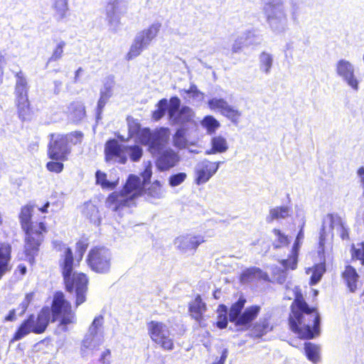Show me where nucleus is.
<instances>
[{"mask_svg": "<svg viewBox=\"0 0 364 364\" xmlns=\"http://www.w3.org/2000/svg\"><path fill=\"white\" fill-rule=\"evenodd\" d=\"M50 320L52 322L58 321V326L63 331L68 330V325L76 323V316L72 309V305L61 291L54 293L50 308L47 306H43L36 315L31 314L21 321L14 333L10 343L19 341L31 333H43Z\"/></svg>", "mask_w": 364, "mask_h": 364, "instance_id": "1", "label": "nucleus"}, {"mask_svg": "<svg viewBox=\"0 0 364 364\" xmlns=\"http://www.w3.org/2000/svg\"><path fill=\"white\" fill-rule=\"evenodd\" d=\"M247 299L244 296L232 303L229 309V321L234 323L240 331H250V336L255 339H262L272 332L277 323L271 314H265L257 321L262 307L258 304L250 305L245 308Z\"/></svg>", "mask_w": 364, "mask_h": 364, "instance_id": "2", "label": "nucleus"}, {"mask_svg": "<svg viewBox=\"0 0 364 364\" xmlns=\"http://www.w3.org/2000/svg\"><path fill=\"white\" fill-rule=\"evenodd\" d=\"M287 321L289 329L301 339L311 340L320 333L321 317L318 307L306 302L299 288L294 290Z\"/></svg>", "mask_w": 364, "mask_h": 364, "instance_id": "3", "label": "nucleus"}, {"mask_svg": "<svg viewBox=\"0 0 364 364\" xmlns=\"http://www.w3.org/2000/svg\"><path fill=\"white\" fill-rule=\"evenodd\" d=\"M58 265L65 291L75 294V306L77 308L86 301L89 277L84 272L75 271L78 264H75L73 250L69 247H63Z\"/></svg>", "mask_w": 364, "mask_h": 364, "instance_id": "4", "label": "nucleus"}, {"mask_svg": "<svg viewBox=\"0 0 364 364\" xmlns=\"http://www.w3.org/2000/svg\"><path fill=\"white\" fill-rule=\"evenodd\" d=\"M33 210V205H25L21 208L18 214L20 225L25 233L23 252L31 264L35 262V258L44 240V234L48 232L46 223L32 220Z\"/></svg>", "mask_w": 364, "mask_h": 364, "instance_id": "5", "label": "nucleus"}, {"mask_svg": "<svg viewBox=\"0 0 364 364\" xmlns=\"http://www.w3.org/2000/svg\"><path fill=\"white\" fill-rule=\"evenodd\" d=\"M130 136L138 135L139 142L148 146V150L153 154L160 153L169 140V135L166 129H160L151 132L149 128L141 129L140 124L133 122L129 124Z\"/></svg>", "mask_w": 364, "mask_h": 364, "instance_id": "6", "label": "nucleus"}, {"mask_svg": "<svg viewBox=\"0 0 364 364\" xmlns=\"http://www.w3.org/2000/svg\"><path fill=\"white\" fill-rule=\"evenodd\" d=\"M148 335L156 346L163 351L171 352L175 348V341L168 326L162 321L147 323Z\"/></svg>", "mask_w": 364, "mask_h": 364, "instance_id": "7", "label": "nucleus"}, {"mask_svg": "<svg viewBox=\"0 0 364 364\" xmlns=\"http://www.w3.org/2000/svg\"><path fill=\"white\" fill-rule=\"evenodd\" d=\"M111 253L101 246L92 247L87 256L86 262L92 271L97 274H106L111 268Z\"/></svg>", "mask_w": 364, "mask_h": 364, "instance_id": "8", "label": "nucleus"}, {"mask_svg": "<svg viewBox=\"0 0 364 364\" xmlns=\"http://www.w3.org/2000/svg\"><path fill=\"white\" fill-rule=\"evenodd\" d=\"M50 141L48 144L47 155L49 159L55 161H65L71 153L68 144V136L63 134H49Z\"/></svg>", "mask_w": 364, "mask_h": 364, "instance_id": "9", "label": "nucleus"}, {"mask_svg": "<svg viewBox=\"0 0 364 364\" xmlns=\"http://www.w3.org/2000/svg\"><path fill=\"white\" fill-rule=\"evenodd\" d=\"M208 106L211 110L220 112L234 124H237L239 122L241 112L230 106L225 99L211 98L208 101Z\"/></svg>", "mask_w": 364, "mask_h": 364, "instance_id": "10", "label": "nucleus"}, {"mask_svg": "<svg viewBox=\"0 0 364 364\" xmlns=\"http://www.w3.org/2000/svg\"><path fill=\"white\" fill-rule=\"evenodd\" d=\"M105 160L106 162L115 161L124 164L127 162L126 146L115 139L107 140L105 144Z\"/></svg>", "mask_w": 364, "mask_h": 364, "instance_id": "11", "label": "nucleus"}, {"mask_svg": "<svg viewBox=\"0 0 364 364\" xmlns=\"http://www.w3.org/2000/svg\"><path fill=\"white\" fill-rule=\"evenodd\" d=\"M205 241L203 235L186 234L178 237L175 240V244L180 252L194 254L198 246L205 242Z\"/></svg>", "mask_w": 364, "mask_h": 364, "instance_id": "12", "label": "nucleus"}, {"mask_svg": "<svg viewBox=\"0 0 364 364\" xmlns=\"http://www.w3.org/2000/svg\"><path fill=\"white\" fill-rule=\"evenodd\" d=\"M124 195L133 202L136 198L142 196L144 194V184L141 183L139 176L130 174L126 183L120 190Z\"/></svg>", "mask_w": 364, "mask_h": 364, "instance_id": "13", "label": "nucleus"}, {"mask_svg": "<svg viewBox=\"0 0 364 364\" xmlns=\"http://www.w3.org/2000/svg\"><path fill=\"white\" fill-rule=\"evenodd\" d=\"M16 76L17 77V80L14 90L15 105L16 109L18 110L27 104L30 103L28 96L29 87L26 79L21 75L20 73H17Z\"/></svg>", "mask_w": 364, "mask_h": 364, "instance_id": "14", "label": "nucleus"}, {"mask_svg": "<svg viewBox=\"0 0 364 364\" xmlns=\"http://www.w3.org/2000/svg\"><path fill=\"white\" fill-rule=\"evenodd\" d=\"M132 203L121 191L112 192L105 200L106 207L115 213H120L125 208L129 207Z\"/></svg>", "mask_w": 364, "mask_h": 364, "instance_id": "15", "label": "nucleus"}, {"mask_svg": "<svg viewBox=\"0 0 364 364\" xmlns=\"http://www.w3.org/2000/svg\"><path fill=\"white\" fill-rule=\"evenodd\" d=\"M341 277L350 293H355L360 287V275L356 269L351 264H346L341 273Z\"/></svg>", "mask_w": 364, "mask_h": 364, "instance_id": "16", "label": "nucleus"}, {"mask_svg": "<svg viewBox=\"0 0 364 364\" xmlns=\"http://www.w3.org/2000/svg\"><path fill=\"white\" fill-rule=\"evenodd\" d=\"M336 70L339 75L343 77L353 90L358 89V81L354 75V70L351 64L345 60H341L338 62Z\"/></svg>", "mask_w": 364, "mask_h": 364, "instance_id": "17", "label": "nucleus"}, {"mask_svg": "<svg viewBox=\"0 0 364 364\" xmlns=\"http://www.w3.org/2000/svg\"><path fill=\"white\" fill-rule=\"evenodd\" d=\"M219 162L204 161L202 166L196 170L195 183L200 185L206 183L217 171Z\"/></svg>", "mask_w": 364, "mask_h": 364, "instance_id": "18", "label": "nucleus"}, {"mask_svg": "<svg viewBox=\"0 0 364 364\" xmlns=\"http://www.w3.org/2000/svg\"><path fill=\"white\" fill-rule=\"evenodd\" d=\"M190 316L198 323L204 320V314L207 311V305L203 301L200 294H196L194 299L188 303Z\"/></svg>", "mask_w": 364, "mask_h": 364, "instance_id": "19", "label": "nucleus"}, {"mask_svg": "<svg viewBox=\"0 0 364 364\" xmlns=\"http://www.w3.org/2000/svg\"><path fill=\"white\" fill-rule=\"evenodd\" d=\"M66 114L73 123H80L86 117V109L83 102L79 100L71 102L68 106Z\"/></svg>", "mask_w": 364, "mask_h": 364, "instance_id": "20", "label": "nucleus"}, {"mask_svg": "<svg viewBox=\"0 0 364 364\" xmlns=\"http://www.w3.org/2000/svg\"><path fill=\"white\" fill-rule=\"evenodd\" d=\"M179 161V156L171 149L165 150L157 159V166L161 171H167Z\"/></svg>", "mask_w": 364, "mask_h": 364, "instance_id": "21", "label": "nucleus"}, {"mask_svg": "<svg viewBox=\"0 0 364 364\" xmlns=\"http://www.w3.org/2000/svg\"><path fill=\"white\" fill-rule=\"evenodd\" d=\"M11 246L9 243L0 242V280L11 269Z\"/></svg>", "mask_w": 364, "mask_h": 364, "instance_id": "22", "label": "nucleus"}, {"mask_svg": "<svg viewBox=\"0 0 364 364\" xmlns=\"http://www.w3.org/2000/svg\"><path fill=\"white\" fill-rule=\"evenodd\" d=\"M241 282L248 283L257 280H267L268 274L264 272L260 268L252 267L244 269L240 277Z\"/></svg>", "mask_w": 364, "mask_h": 364, "instance_id": "23", "label": "nucleus"}, {"mask_svg": "<svg viewBox=\"0 0 364 364\" xmlns=\"http://www.w3.org/2000/svg\"><path fill=\"white\" fill-rule=\"evenodd\" d=\"M52 9L53 16L58 22L65 20L69 16L68 0H53Z\"/></svg>", "mask_w": 364, "mask_h": 364, "instance_id": "24", "label": "nucleus"}, {"mask_svg": "<svg viewBox=\"0 0 364 364\" xmlns=\"http://www.w3.org/2000/svg\"><path fill=\"white\" fill-rule=\"evenodd\" d=\"M306 272L307 274L311 273L309 282V285H316L326 272V264L325 262L315 264L311 267L306 269Z\"/></svg>", "mask_w": 364, "mask_h": 364, "instance_id": "25", "label": "nucleus"}, {"mask_svg": "<svg viewBox=\"0 0 364 364\" xmlns=\"http://www.w3.org/2000/svg\"><path fill=\"white\" fill-rule=\"evenodd\" d=\"M160 27V23H154L146 29L143 30L136 38L146 46H148L150 42L157 36Z\"/></svg>", "mask_w": 364, "mask_h": 364, "instance_id": "26", "label": "nucleus"}, {"mask_svg": "<svg viewBox=\"0 0 364 364\" xmlns=\"http://www.w3.org/2000/svg\"><path fill=\"white\" fill-rule=\"evenodd\" d=\"M290 208L288 206H277L269 210V214L267 218L268 223L275 220H280L287 218L289 215Z\"/></svg>", "mask_w": 364, "mask_h": 364, "instance_id": "27", "label": "nucleus"}, {"mask_svg": "<svg viewBox=\"0 0 364 364\" xmlns=\"http://www.w3.org/2000/svg\"><path fill=\"white\" fill-rule=\"evenodd\" d=\"M228 149L226 139L221 136L213 137L211 140V149L207 154L223 153Z\"/></svg>", "mask_w": 364, "mask_h": 364, "instance_id": "28", "label": "nucleus"}, {"mask_svg": "<svg viewBox=\"0 0 364 364\" xmlns=\"http://www.w3.org/2000/svg\"><path fill=\"white\" fill-rule=\"evenodd\" d=\"M350 259L359 261L362 266H364V241L352 244L350 248Z\"/></svg>", "mask_w": 364, "mask_h": 364, "instance_id": "29", "label": "nucleus"}, {"mask_svg": "<svg viewBox=\"0 0 364 364\" xmlns=\"http://www.w3.org/2000/svg\"><path fill=\"white\" fill-rule=\"evenodd\" d=\"M216 312L217 321L215 325L220 329H224L227 328L229 320V317L228 318L227 316V306L223 304H220L217 308Z\"/></svg>", "mask_w": 364, "mask_h": 364, "instance_id": "30", "label": "nucleus"}, {"mask_svg": "<svg viewBox=\"0 0 364 364\" xmlns=\"http://www.w3.org/2000/svg\"><path fill=\"white\" fill-rule=\"evenodd\" d=\"M304 351L306 358L316 363L319 360V348L314 343L307 342L304 345Z\"/></svg>", "mask_w": 364, "mask_h": 364, "instance_id": "31", "label": "nucleus"}, {"mask_svg": "<svg viewBox=\"0 0 364 364\" xmlns=\"http://www.w3.org/2000/svg\"><path fill=\"white\" fill-rule=\"evenodd\" d=\"M144 43H142L139 39L137 38H135L134 43L131 46L128 53L126 55V59L127 60H131L134 59V58L137 57L141 54L142 50L146 47Z\"/></svg>", "mask_w": 364, "mask_h": 364, "instance_id": "32", "label": "nucleus"}, {"mask_svg": "<svg viewBox=\"0 0 364 364\" xmlns=\"http://www.w3.org/2000/svg\"><path fill=\"white\" fill-rule=\"evenodd\" d=\"M272 232L276 236L277 239L274 242H273L272 245L274 249H279L284 247L289 246L290 243V240L287 235H284L281 230L277 228H274L272 230Z\"/></svg>", "mask_w": 364, "mask_h": 364, "instance_id": "33", "label": "nucleus"}, {"mask_svg": "<svg viewBox=\"0 0 364 364\" xmlns=\"http://www.w3.org/2000/svg\"><path fill=\"white\" fill-rule=\"evenodd\" d=\"M96 184L100 185L103 189H113L117 183L107 180V173L97 170L95 173Z\"/></svg>", "mask_w": 364, "mask_h": 364, "instance_id": "34", "label": "nucleus"}, {"mask_svg": "<svg viewBox=\"0 0 364 364\" xmlns=\"http://www.w3.org/2000/svg\"><path fill=\"white\" fill-rule=\"evenodd\" d=\"M144 193L150 198H161L163 193L161 182L158 180H155L146 189H144Z\"/></svg>", "mask_w": 364, "mask_h": 364, "instance_id": "35", "label": "nucleus"}, {"mask_svg": "<svg viewBox=\"0 0 364 364\" xmlns=\"http://www.w3.org/2000/svg\"><path fill=\"white\" fill-rule=\"evenodd\" d=\"M284 271L294 270L297 268L298 257L292 254H289L286 259L279 261Z\"/></svg>", "mask_w": 364, "mask_h": 364, "instance_id": "36", "label": "nucleus"}, {"mask_svg": "<svg viewBox=\"0 0 364 364\" xmlns=\"http://www.w3.org/2000/svg\"><path fill=\"white\" fill-rule=\"evenodd\" d=\"M202 125L209 133H213L219 128V122L212 115L205 116L202 120Z\"/></svg>", "mask_w": 364, "mask_h": 364, "instance_id": "37", "label": "nucleus"}, {"mask_svg": "<svg viewBox=\"0 0 364 364\" xmlns=\"http://www.w3.org/2000/svg\"><path fill=\"white\" fill-rule=\"evenodd\" d=\"M167 104V100L165 98H163L158 102L156 105L157 109L151 114V117L154 121H159L164 116Z\"/></svg>", "mask_w": 364, "mask_h": 364, "instance_id": "38", "label": "nucleus"}, {"mask_svg": "<svg viewBox=\"0 0 364 364\" xmlns=\"http://www.w3.org/2000/svg\"><path fill=\"white\" fill-rule=\"evenodd\" d=\"M193 112L191 109L187 106H183L178 114L176 117H174V119L177 122L181 123H186L190 122L192 119Z\"/></svg>", "mask_w": 364, "mask_h": 364, "instance_id": "39", "label": "nucleus"}, {"mask_svg": "<svg viewBox=\"0 0 364 364\" xmlns=\"http://www.w3.org/2000/svg\"><path fill=\"white\" fill-rule=\"evenodd\" d=\"M186 131L184 129H178L173 136V143L176 147L179 149L185 148L187 145V140L185 137Z\"/></svg>", "mask_w": 364, "mask_h": 364, "instance_id": "40", "label": "nucleus"}, {"mask_svg": "<svg viewBox=\"0 0 364 364\" xmlns=\"http://www.w3.org/2000/svg\"><path fill=\"white\" fill-rule=\"evenodd\" d=\"M65 46L66 43L65 41L59 42L53 49L51 55L48 58V63L51 62H55L60 60L63 57V49Z\"/></svg>", "mask_w": 364, "mask_h": 364, "instance_id": "41", "label": "nucleus"}, {"mask_svg": "<svg viewBox=\"0 0 364 364\" xmlns=\"http://www.w3.org/2000/svg\"><path fill=\"white\" fill-rule=\"evenodd\" d=\"M272 65V57L270 54L262 52L260 55V68L261 69L268 73Z\"/></svg>", "mask_w": 364, "mask_h": 364, "instance_id": "42", "label": "nucleus"}, {"mask_svg": "<svg viewBox=\"0 0 364 364\" xmlns=\"http://www.w3.org/2000/svg\"><path fill=\"white\" fill-rule=\"evenodd\" d=\"M170 105L168 108V113L170 118H174L176 112L180 110L181 100L177 96L170 98Z\"/></svg>", "mask_w": 364, "mask_h": 364, "instance_id": "43", "label": "nucleus"}, {"mask_svg": "<svg viewBox=\"0 0 364 364\" xmlns=\"http://www.w3.org/2000/svg\"><path fill=\"white\" fill-rule=\"evenodd\" d=\"M65 135L68 136V144L69 142L73 145L80 144L84 138V134L81 131L71 132Z\"/></svg>", "mask_w": 364, "mask_h": 364, "instance_id": "44", "label": "nucleus"}, {"mask_svg": "<svg viewBox=\"0 0 364 364\" xmlns=\"http://www.w3.org/2000/svg\"><path fill=\"white\" fill-rule=\"evenodd\" d=\"M126 151H129V157L132 161H138L142 156V149L138 145L126 146Z\"/></svg>", "mask_w": 364, "mask_h": 364, "instance_id": "45", "label": "nucleus"}, {"mask_svg": "<svg viewBox=\"0 0 364 364\" xmlns=\"http://www.w3.org/2000/svg\"><path fill=\"white\" fill-rule=\"evenodd\" d=\"M17 114L19 119L23 122L30 120L33 114L31 102L17 110Z\"/></svg>", "mask_w": 364, "mask_h": 364, "instance_id": "46", "label": "nucleus"}, {"mask_svg": "<svg viewBox=\"0 0 364 364\" xmlns=\"http://www.w3.org/2000/svg\"><path fill=\"white\" fill-rule=\"evenodd\" d=\"M88 242L86 239L84 240H80L77 241L75 244V250L76 253L77 254L79 258L77 259V262L76 264H79V262L82 259L83 255L86 252L87 247H88Z\"/></svg>", "mask_w": 364, "mask_h": 364, "instance_id": "47", "label": "nucleus"}, {"mask_svg": "<svg viewBox=\"0 0 364 364\" xmlns=\"http://www.w3.org/2000/svg\"><path fill=\"white\" fill-rule=\"evenodd\" d=\"M46 166L48 171L56 173H61L64 168V165L61 161L53 160L51 161H48Z\"/></svg>", "mask_w": 364, "mask_h": 364, "instance_id": "48", "label": "nucleus"}, {"mask_svg": "<svg viewBox=\"0 0 364 364\" xmlns=\"http://www.w3.org/2000/svg\"><path fill=\"white\" fill-rule=\"evenodd\" d=\"M34 292H29L26 294L25 297L22 302L19 304V308L21 309V315H23L26 313L27 311L29 305L31 304V302L33 300L34 298Z\"/></svg>", "mask_w": 364, "mask_h": 364, "instance_id": "49", "label": "nucleus"}, {"mask_svg": "<svg viewBox=\"0 0 364 364\" xmlns=\"http://www.w3.org/2000/svg\"><path fill=\"white\" fill-rule=\"evenodd\" d=\"M186 174L182 172L171 175L168 179L169 185L172 187L177 186L186 180Z\"/></svg>", "mask_w": 364, "mask_h": 364, "instance_id": "50", "label": "nucleus"}, {"mask_svg": "<svg viewBox=\"0 0 364 364\" xmlns=\"http://www.w3.org/2000/svg\"><path fill=\"white\" fill-rule=\"evenodd\" d=\"M104 318L102 315L96 316L90 327V332L92 336H96L98 333L99 328L102 327Z\"/></svg>", "mask_w": 364, "mask_h": 364, "instance_id": "51", "label": "nucleus"}, {"mask_svg": "<svg viewBox=\"0 0 364 364\" xmlns=\"http://www.w3.org/2000/svg\"><path fill=\"white\" fill-rule=\"evenodd\" d=\"M111 97L110 92L108 91H104L101 92L100 97L97 102V107L99 109H102L105 104L107 103L108 99Z\"/></svg>", "mask_w": 364, "mask_h": 364, "instance_id": "52", "label": "nucleus"}, {"mask_svg": "<svg viewBox=\"0 0 364 364\" xmlns=\"http://www.w3.org/2000/svg\"><path fill=\"white\" fill-rule=\"evenodd\" d=\"M151 176H152L151 167L150 166H146L144 170L141 173V176L143 178V182H141V183L144 185L146 183L149 182L151 180Z\"/></svg>", "mask_w": 364, "mask_h": 364, "instance_id": "53", "label": "nucleus"}, {"mask_svg": "<svg viewBox=\"0 0 364 364\" xmlns=\"http://www.w3.org/2000/svg\"><path fill=\"white\" fill-rule=\"evenodd\" d=\"M326 236V233L325 228L322 227L320 230L319 241H318L319 247L321 249L322 251H324Z\"/></svg>", "mask_w": 364, "mask_h": 364, "instance_id": "54", "label": "nucleus"}, {"mask_svg": "<svg viewBox=\"0 0 364 364\" xmlns=\"http://www.w3.org/2000/svg\"><path fill=\"white\" fill-rule=\"evenodd\" d=\"M16 320V311L15 309H11L9 311L8 314L4 318V321H5V322H7V321L12 322Z\"/></svg>", "mask_w": 364, "mask_h": 364, "instance_id": "55", "label": "nucleus"}, {"mask_svg": "<svg viewBox=\"0 0 364 364\" xmlns=\"http://www.w3.org/2000/svg\"><path fill=\"white\" fill-rule=\"evenodd\" d=\"M228 350L227 349H224L223 351H222V353L220 355V357L219 358V360L213 362L212 364H225V360L228 358Z\"/></svg>", "mask_w": 364, "mask_h": 364, "instance_id": "56", "label": "nucleus"}, {"mask_svg": "<svg viewBox=\"0 0 364 364\" xmlns=\"http://www.w3.org/2000/svg\"><path fill=\"white\" fill-rule=\"evenodd\" d=\"M299 247H300L299 241V240H295L294 244H293V246L291 247L290 253L294 255H296L298 257L299 256Z\"/></svg>", "mask_w": 364, "mask_h": 364, "instance_id": "57", "label": "nucleus"}, {"mask_svg": "<svg viewBox=\"0 0 364 364\" xmlns=\"http://www.w3.org/2000/svg\"><path fill=\"white\" fill-rule=\"evenodd\" d=\"M357 174L360 178L361 186L364 189V167H360L357 171Z\"/></svg>", "mask_w": 364, "mask_h": 364, "instance_id": "58", "label": "nucleus"}, {"mask_svg": "<svg viewBox=\"0 0 364 364\" xmlns=\"http://www.w3.org/2000/svg\"><path fill=\"white\" fill-rule=\"evenodd\" d=\"M90 211H95L96 213H99L98 209L95 205H91L90 206H87L85 214H86V216L89 217L90 219L92 218V215L90 214Z\"/></svg>", "mask_w": 364, "mask_h": 364, "instance_id": "59", "label": "nucleus"}, {"mask_svg": "<svg viewBox=\"0 0 364 364\" xmlns=\"http://www.w3.org/2000/svg\"><path fill=\"white\" fill-rule=\"evenodd\" d=\"M6 60L5 53L0 51V69L4 70V66L6 65Z\"/></svg>", "mask_w": 364, "mask_h": 364, "instance_id": "60", "label": "nucleus"}, {"mask_svg": "<svg viewBox=\"0 0 364 364\" xmlns=\"http://www.w3.org/2000/svg\"><path fill=\"white\" fill-rule=\"evenodd\" d=\"M17 271H18L21 275H24L26 273L27 268L25 264H20L17 267Z\"/></svg>", "mask_w": 364, "mask_h": 364, "instance_id": "61", "label": "nucleus"}, {"mask_svg": "<svg viewBox=\"0 0 364 364\" xmlns=\"http://www.w3.org/2000/svg\"><path fill=\"white\" fill-rule=\"evenodd\" d=\"M111 355V351L109 349L105 350L100 356V361L105 363V360L107 357H109Z\"/></svg>", "mask_w": 364, "mask_h": 364, "instance_id": "62", "label": "nucleus"}, {"mask_svg": "<svg viewBox=\"0 0 364 364\" xmlns=\"http://www.w3.org/2000/svg\"><path fill=\"white\" fill-rule=\"evenodd\" d=\"M242 48V44L241 43H235L232 48V50L233 53H237L240 51Z\"/></svg>", "mask_w": 364, "mask_h": 364, "instance_id": "63", "label": "nucleus"}, {"mask_svg": "<svg viewBox=\"0 0 364 364\" xmlns=\"http://www.w3.org/2000/svg\"><path fill=\"white\" fill-rule=\"evenodd\" d=\"M50 206V203L47 201L42 207H41L38 210L43 213H48V209Z\"/></svg>", "mask_w": 364, "mask_h": 364, "instance_id": "64", "label": "nucleus"}]
</instances>
